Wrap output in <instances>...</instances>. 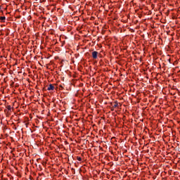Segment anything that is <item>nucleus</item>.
Instances as JSON below:
<instances>
[{"label":"nucleus","mask_w":180,"mask_h":180,"mask_svg":"<svg viewBox=\"0 0 180 180\" xmlns=\"http://www.w3.org/2000/svg\"><path fill=\"white\" fill-rule=\"evenodd\" d=\"M110 105L111 106V110L113 111L115 109H117L122 106V103H118L117 101H115L114 102L110 103Z\"/></svg>","instance_id":"obj_1"},{"label":"nucleus","mask_w":180,"mask_h":180,"mask_svg":"<svg viewBox=\"0 0 180 180\" xmlns=\"http://www.w3.org/2000/svg\"><path fill=\"white\" fill-rule=\"evenodd\" d=\"M92 57L94 59L98 58V52L97 51H93L92 52Z\"/></svg>","instance_id":"obj_2"},{"label":"nucleus","mask_w":180,"mask_h":180,"mask_svg":"<svg viewBox=\"0 0 180 180\" xmlns=\"http://www.w3.org/2000/svg\"><path fill=\"white\" fill-rule=\"evenodd\" d=\"M55 88H54V85L53 84H50L49 86H48V91H54Z\"/></svg>","instance_id":"obj_3"},{"label":"nucleus","mask_w":180,"mask_h":180,"mask_svg":"<svg viewBox=\"0 0 180 180\" xmlns=\"http://www.w3.org/2000/svg\"><path fill=\"white\" fill-rule=\"evenodd\" d=\"M6 19V18L5 16L0 17V20H1V23H4Z\"/></svg>","instance_id":"obj_4"},{"label":"nucleus","mask_w":180,"mask_h":180,"mask_svg":"<svg viewBox=\"0 0 180 180\" xmlns=\"http://www.w3.org/2000/svg\"><path fill=\"white\" fill-rule=\"evenodd\" d=\"M76 160H77L79 162H81V161H82V158L79 156H77Z\"/></svg>","instance_id":"obj_5"},{"label":"nucleus","mask_w":180,"mask_h":180,"mask_svg":"<svg viewBox=\"0 0 180 180\" xmlns=\"http://www.w3.org/2000/svg\"><path fill=\"white\" fill-rule=\"evenodd\" d=\"M7 109H8V110H12V106L8 105Z\"/></svg>","instance_id":"obj_6"},{"label":"nucleus","mask_w":180,"mask_h":180,"mask_svg":"<svg viewBox=\"0 0 180 180\" xmlns=\"http://www.w3.org/2000/svg\"><path fill=\"white\" fill-rule=\"evenodd\" d=\"M165 92H167V94H170L171 95H175V93H171V91H165Z\"/></svg>","instance_id":"obj_7"},{"label":"nucleus","mask_w":180,"mask_h":180,"mask_svg":"<svg viewBox=\"0 0 180 180\" xmlns=\"http://www.w3.org/2000/svg\"><path fill=\"white\" fill-rule=\"evenodd\" d=\"M139 93L136 94V95L132 94V96H135V98H139Z\"/></svg>","instance_id":"obj_8"},{"label":"nucleus","mask_w":180,"mask_h":180,"mask_svg":"<svg viewBox=\"0 0 180 180\" xmlns=\"http://www.w3.org/2000/svg\"><path fill=\"white\" fill-rule=\"evenodd\" d=\"M105 98H106L107 99H109V98H110V97H109V96H105Z\"/></svg>","instance_id":"obj_9"},{"label":"nucleus","mask_w":180,"mask_h":180,"mask_svg":"<svg viewBox=\"0 0 180 180\" xmlns=\"http://www.w3.org/2000/svg\"><path fill=\"white\" fill-rule=\"evenodd\" d=\"M162 94H167V93H165V92H164V91H162Z\"/></svg>","instance_id":"obj_10"},{"label":"nucleus","mask_w":180,"mask_h":180,"mask_svg":"<svg viewBox=\"0 0 180 180\" xmlns=\"http://www.w3.org/2000/svg\"><path fill=\"white\" fill-rule=\"evenodd\" d=\"M75 96H78V94H76Z\"/></svg>","instance_id":"obj_11"},{"label":"nucleus","mask_w":180,"mask_h":180,"mask_svg":"<svg viewBox=\"0 0 180 180\" xmlns=\"http://www.w3.org/2000/svg\"><path fill=\"white\" fill-rule=\"evenodd\" d=\"M91 19L92 20V19H94V18H93V17H91Z\"/></svg>","instance_id":"obj_12"},{"label":"nucleus","mask_w":180,"mask_h":180,"mask_svg":"<svg viewBox=\"0 0 180 180\" xmlns=\"http://www.w3.org/2000/svg\"><path fill=\"white\" fill-rule=\"evenodd\" d=\"M0 9H1V6H0Z\"/></svg>","instance_id":"obj_13"}]
</instances>
